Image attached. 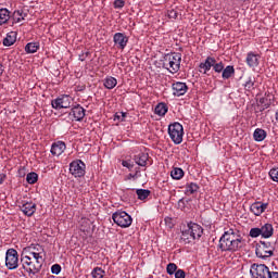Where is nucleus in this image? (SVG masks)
Segmentation results:
<instances>
[{"label":"nucleus","mask_w":278,"mask_h":278,"mask_svg":"<svg viewBox=\"0 0 278 278\" xmlns=\"http://www.w3.org/2000/svg\"><path fill=\"white\" fill-rule=\"evenodd\" d=\"M236 75V68L232 65L224 67L222 72L223 79H231Z\"/></svg>","instance_id":"a878e982"},{"label":"nucleus","mask_w":278,"mask_h":278,"mask_svg":"<svg viewBox=\"0 0 278 278\" xmlns=\"http://www.w3.org/2000/svg\"><path fill=\"white\" fill-rule=\"evenodd\" d=\"M23 255H28L30 257H34V260H43L45 262V248L40 244H31L27 248H24Z\"/></svg>","instance_id":"0eeeda50"},{"label":"nucleus","mask_w":278,"mask_h":278,"mask_svg":"<svg viewBox=\"0 0 278 278\" xmlns=\"http://www.w3.org/2000/svg\"><path fill=\"white\" fill-rule=\"evenodd\" d=\"M71 103H73V98L68 94H63L52 100L51 105L53 110H63L71 108Z\"/></svg>","instance_id":"9b49d317"},{"label":"nucleus","mask_w":278,"mask_h":278,"mask_svg":"<svg viewBox=\"0 0 278 278\" xmlns=\"http://www.w3.org/2000/svg\"><path fill=\"white\" fill-rule=\"evenodd\" d=\"M267 136L268 135L266 134V130L262 128H256L253 132V139L255 140V142H264Z\"/></svg>","instance_id":"b1692460"},{"label":"nucleus","mask_w":278,"mask_h":278,"mask_svg":"<svg viewBox=\"0 0 278 278\" xmlns=\"http://www.w3.org/2000/svg\"><path fill=\"white\" fill-rule=\"evenodd\" d=\"M5 174H0V185L3 184V181H5Z\"/></svg>","instance_id":"864d4df0"},{"label":"nucleus","mask_w":278,"mask_h":278,"mask_svg":"<svg viewBox=\"0 0 278 278\" xmlns=\"http://www.w3.org/2000/svg\"><path fill=\"white\" fill-rule=\"evenodd\" d=\"M136 194L140 201H144L151 197V190L148 189H137Z\"/></svg>","instance_id":"72a5a7b5"},{"label":"nucleus","mask_w":278,"mask_h":278,"mask_svg":"<svg viewBox=\"0 0 278 278\" xmlns=\"http://www.w3.org/2000/svg\"><path fill=\"white\" fill-rule=\"evenodd\" d=\"M88 55H90V52H83L81 54H79L80 62H85Z\"/></svg>","instance_id":"3c124183"},{"label":"nucleus","mask_w":278,"mask_h":278,"mask_svg":"<svg viewBox=\"0 0 278 278\" xmlns=\"http://www.w3.org/2000/svg\"><path fill=\"white\" fill-rule=\"evenodd\" d=\"M250 275L252 278H268L270 275V268L265 264L254 263L250 267Z\"/></svg>","instance_id":"6e6552de"},{"label":"nucleus","mask_w":278,"mask_h":278,"mask_svg":"<svg viewBox=\"0 0 278 278\" xmlns=\"http://www.w3.org/2000/svg\"><path fill=\"white\" fill-rule=\"evenodd\" d=\"M177 270H178L177 264L175 263L167 264V267H166L167 275H175Z\"/></svg>","instance_id":"58836bf2"},{"label":"nucleus","mask_w":278,"mask_h":278,"mask_svg":"<svg viewBox=\"0 0 278 278\" xmlns=\"http://www.w3.org/2000/svg\"><path fill=\"white\" fill-rule=\"evenodd\" d=\"M262 56L254 52H249L245 58V62L250 68H257L260 66V60Z\"/></svg>","instance_id":"a211bd4d"},{"label":"nucleus","mask_w":278,"mask_h":278,"mask_svg":"<svg viewBox=\"0 0 278 278\" xmlns=\"http://www.w3.org/2000/svg\"><path fill=\"white\" fill-rule=\"evenodd\" d=\"M26 16L27 13H25L23 10H16L12 14L13 23H21L22 21H25Z\"/></svg>","instance_id":"c85d7f7f"},{"label":"nucleus","mask_w":278,"mask_h":278,"mask_svg":"<svg viewBox=\"0 0 278 278\" xmlns=\"http://www.w3.org/2000/svg\"><path fill=\"white\" fill-rule=\"evenodd\" d=\"M260 103L263 105L264 110H268V108H270V102H268V99L266 98H262Z\"/></svg>","instance_id":"09e8293b"},{"label":"nucleus","mask_w":278,"mask_h":278,"mask_svg":"<svg viewBox=\"0 0 278 278\" xmlns=\"http://www.w3.org/2000/svg\"><path fill=\"white\" fill-rule=\"evenodd\" d=\"M117 84H118V80H116V78L112 76H108L103 80V86L104 88H106V90H114Z\"/></svg>","instance_id":"393cba45"},{"label":"nucleus","mask_w":278,"mask_h":278,"mask_svg":"<svg viewBox=\"0 0 278 278\" xmlns=\"http://www.w3.org/2000/svg\"><path fill=\"white\" fill-rule=\"evenodd\" d=\"M242 235L240 230L236 228H229L225 230L224 235L219 239L218 250L222 252L236 253L242 249Z\"/></svg>","instance_id":"f257e3e1"},{"label":"nucleus","mask_w":278,"mask_h":278,"mask_svg":"<svg viewBox=\"0 0 278 278\" xmlns=\"http://www.w3.org/2000/svg\"><path fill=\"white\" fill-rule=\"evenodd\" d=\"M181 240H184L186 244H190V242L194 240V238L192 237V233L190 232V228L188 226H187V229L182 230L181 232Z\"/></svg>","instance_id":"c756f323"},{"label":"nucleus","mask_w":278,"mask_h":278,"mask_svg":"<svg viewBox=\"0 0 278 278\" xmlns=\"http://www.w3.org/2000/svg\"><path fill=\"white\" fill-rule=\"evenodd\" d=\"M262 238L268 239L273 238V233H275V228H273V224H265L261 227Z\"/></svg>","instance_id":"4be33fe9"},{"label":"nucleus","mask_w":278,"mask_h":278,"mask_svg":"<svg viewBox=\"0 0 278 278\" xmlns=\"http://www.w3.org/2000/svg\"><path fill=\"white\" fill-rule=\"evenodd\" d=\"M268 278H278V271H269Z\"/></svg>","instance_id":"603ef678"},{"label":"nucleus","mask_w":278,"mask_h":278,"mask_svg":"<svg viewBox=\"0 0 278 278\" xmlns=\"http://www.w3.org/2000/svg\"><path fill=\"white\" fill-rule=\"evenodd\" d=\"M42 264H45V260L42 258H34V256L27 254L21 255L22 268L28 273V275H38V273L42 270Z\"/></svg>","instance_id":"f03ea898"},{"label":"nucleus","mask_w":278,"mask_h":278,"mask_svg":"<svg viewBox=\"0 0 278 278\" xmlns=\"http://www.w3.org/2000/svg\"><path fill=\"white\" fill-rule=\"evenodd\" d=\"M269 177L273 181H276L278 184V167L277 168H271L269 170Z\"/></svg>","instance_id":"79ce46f5"},{"label":"nucleus","mask_w":278,"mask_h":278,"mask_svg":"<svg viewBox=\"0 0 278 278\" xmlns=\"http://www.w3.org/2000/svg\"><path fill=\"white\" fill-rule=\"evenodd\" d=\"M113 42L116 49H119L121 51H123L125 50V47H127L129 42V37L125 35V33H115L113 36Z\"/></svg>","instance_id":"f8f14e48"},{"label":"nucleus","mask_w":278,"mask_h":278,"mask_svg":"<svg viewBox=\"0 0 278 278\" xmlns=\"http://www.w3.org/2000/svg\"><path fill=\"white\" fill-rule=\"evenodd\" d=\"M122 166H124V168H128V170H132L134 169V162H131V160L122 161Z\"/></svg>","instance_id":"c03bdc74"},{"label":"nucleus","mask_w":278,"mask_h":278,"mask_svg":"<svg viewBox=\"0 0 278 278\" xmlns=\"http://www.w3.org/2000/svg\"><path fill=\"white\" fill-rule=\"evenodd\" d=\"M243 86L245 90H248V92H251V90H255V77H248Z\"/></svg>","instance_id":"f704fd0d"},{"label":"nucleus","mask_w":278,"mask_h":278,"mask_svg":"<svg viewBox=\"0 0 278 278\" xmlns=\"http://www.w3.org/2000/svg\"><path fill=\"white\" fill-rule=\"evenodd\" d=\"M26 181L27 184L34 185L38 181V174H36L35 172L28 173L26 175Z\"/></svg>","instance_id":"e433bc0d"},{"label":"nucleus","mask_w":278,"mask_h":278,"mask_svg":"<svg viewBox=\"0 0 278 278\" xmlns=\"http://www.w3.org/2000/svg\"><path fill=\"white\" fill-rule=\"evenodd\" d=\"M140 177V167L135 168V173L128 175V179H138Z\"/></svg>","instance_id":"a18cd8bd"},{"label":"nucleus","mask_w":278,"mask_h":278,"mask_svg":"<svg viewBox=\"0 0 278 278\" xmlns=\"http://www.w3.org/2000/svg\"><path fill=\"white\" fill-rule=\"evenodd\" d=\"M91 277H93V278H104L105 277V270H103L101 267H94L91 271Z\"/></svg>","instance_id":"c9c22d12"},{"label":"nucleus","mask_w":278,"mask_h":278,"mask_svg":"<svg viewBox=\"0 0 278 278\" xmlns=\"http://www.w3.org/2000/svg\"><path fill=\"white\" fill-rule=\"evenodd\" d=\"M249 236L250 238H260L262 236V228H251Z\"/></svg>","instance_id":"ea45409f"},{"label":"nucleus","mask_w":278,"mask_h":278,"mask_svg":"<svg viewBox=\"0 0 278 278\" xmlns=\"http://www.w3.org/2000/svg\"><path fill=\"white\" fill-rule=\"evenodd\" d=\"M163 68H166V71L173 75H175V73H179V70L181 68V53L172 52L164 54Z\"/></svg>","instance_id":"7ed1b4c3"},{"label":"nucleus","mask_w":278,"mask_h":278,"mask_svg":"<svg viewBox=\"0 0 278 278\" xmlns=\"http://www.w3.org/2000/svg\"><path fill=\"white\" fill-rule=\"evenodd\" d=\"M214 60L215 59L213 56H207L204 63H200V73H203V75H207L208 71H212V68L214 67Z\"/></svg>","instance_id":"aec40b11"},{"label":"nucleus","mask_w":278,"mask_h":278,"mask_svg":"<svg viewBox=\"0 0 278 278\" xmlns=\"http://www.w3.org/2000/svg\"><path fill=\"white\" fill-rule=\"evenodd\" d=\"M266 210H268V203L256 201L250 205V212H252L254 216H262Z\"/></svg>","instance_id":"4468645a"},{"label":"nucleus","mask_w":278,"mask_h":278,"mask_svg":"<svg viewBox=\"0 0 278 278\" xmlns=\"http://www.w3.org/2000/svg\"><path fill=\"white\" fill-rule=\"evenodd\" d=\"M64 151H66V143L64 141H56L52 143L50 152L56 157H60Z\"/></svg>","instance_id":"6ab92c4d"},{"label":"nucleus","mask_w":278,"mask_h":278,"mask_svg":"<svg viewBox=\"0 0 278 278\" xmlns=\"http://www.w3.org/2000/svg\"><path fill=\"white\" fill-rule=\"evenodd\" d=\"M174 275L175 278H186V271L184 269H178Z\"/></svg>","instance_id":"8fccbe9b"},{"label":"nucleus","mask_w":278,"mask_h":278,"mask_svg":"<svg viewBox=\"0 0 278 278\" xmlns=\"http://www.w3.org/2000/svg\"><path fill=\"white\" fill-rule=\"evenodd\" d=\"M168 135L174 144H181L184 142V126L179 122L169 124Z\"/></svg>","instance_id":"20e7f679"},{"label":"nucleus","mask_w":278,"mask_h":278,"mask_svg":"<svg viewBox=\"0 0 278 278\" xmlns=\"http://www.w3.org/2000/svg\"><path fill=\"white\" fill-rule=\"evenodd\" d=\"M125 118H127V113L125 112H118V113H115L114 115V121H118L119 123H123Z\"/></svg>","instance_id":"a19ab883"},{"label":"nucleus","mask_w":278,"mask_h":278,"mask_svg":"<svg viewBox=\"0 0 278 278\" xmlns=\"http://www.w3.org/2000/svg\"><path fill=\"white\" fill-rule=\"evenodd\" d=\"M189 231L193 238V240H199L201 236H203V227L197 223H189L188 226Z\"/></svg>","instance_id":"f3484780"},{"label":"nucleus","mask_w":278,"mask_h":278,"mask_svg":"<svg viewBox=\"0 0 278 278\" xmlns=\"http://www.w3.org/2000/svg\"><path fill=\"white\" fill-rule=\"evenodd\" d=\"M224 70H225V63L223 62L216 63V59H214L213 71H215L216 73H223Z\"/></svg>","instance_id":"4c0bfd02"},{"label":"nucleus","mask_w":278,"mask_h":278,"mask_svg":"<svg viewBox=\"0 0 278 278\" xmlns=\"http://www.w3.org/2000/svg\"><path fill=\"white\" fill-rule=\"evenodd\" d=\"M70 173L75 178H81L86 175V163L81 160L73 161L70 164Z\"/></svg>","instance_id":"9d476101"},{"label":"nucleus","mask_w":278,"mask_h":278,"mask_svg":"<svg viewBox=\"0 0 278 278\" xmlns=\"http://www.w3.org/2000/svg\"><path fill=\"white\" fill-rule=\"evenodd\" d=\"M186 194H195L199 192V185L195 182H189L185 186Z\"/></svg>","instance_id":"473e14b6"},{"label":"nucleus","mask_w":278,"mask_h":278,"mask_svg":"<svg viewBox=\"0 0 278 278\" xmlns=\"http://www.w3.org/2000/svg\"><path fill=\"white\" fill-rule=\"evenodd\" d=\"M5 266L9 270H16L18 268V251L9 249L5 254Z\"/></svg>","instance_id":"1a4fd4ad"},{"label":"nucleus","mask_w":278,"mask_h":278,"mask_svg":"<svg viewBox=\"0 0 278 278\" xmlns=\"http://www.w3.org/2000/svg\"><path fill=\"white\" fill-rule=\"evenodd\" d=\"M113 223L122 229H127V227H131V223H134V218L125 211H117L112 215Z\"/></svg>","instance_id":"39448f33"},{"label":"nucleus","mask_w":278,"mask_h":278,"mask_svg":"<svg viewBox=\"0 0 278 278\" xmlns=\"http://www.w3.org/2000/svg\"><path fill=\"white\" fill-rule=\"evenodd\" d=\"M241 1H247V0H241Z\"/></svg>","instance_id":"6e6d98bb"},{"label":"nucleus","mask_w":278,"mask_h":278,"mask_svg":"<svg viewBox=\"0 0 278 278\" xmlns=\"http://www.w3.org/2000/svg\"><path fill=\"white\" fill-rule=\"evenodd\" d=\"M20 208L25 216H34V214H36V203L31 201L22 202V205H20Z\"/></svg>","instance_id":"dca6fc26"},{"label":"nucleus","mask_w":278,"mask_h":278,"mask_svg":"<svg viewBox=\"0 0 278 278\" xmlns=\"http://www.w3.org/2000/svg\"><path fill=\"white\" fill-rule=\"evenodd\" d=\"M10 18H12L10 10H8L7 8L0 9V26L8 25Z\"/></svg>","instance_id":"5701e85b"},{"label":"nucleus","mask_w":278,"mask_h":278,"mask_svg":"<svg viewBox=\"0 0 278 278\" xmlns=\"http://www.w3.org/2000/svg\"><path fill=\"white\" fill-rule=\"evenodd\" d=\"M154 112L157 114V116H166L168 112V105H166L164 102H161L155 106Z\"/></svg>","instance_id":"cd10ccee"},{"label":"nucleus","mask_w":278,"mask_h":278,"mask_svg":"<svg viewBox=\"0 0 278 278\" xmlns=\"http://www.w3.org/2000/svg\"><path fill=\"white\" fill-rule=\"evenodd\" d=\"M3 65L2 64H0V77H1V75H3Z\"/></svg>","instance_id":"5fc2aeb1"},{"label":"nucleus","mask_w":278,"mask_h":278,"mask_svg":"<svg viewBox=\"0 0 278 278\" xmlns=\"http://www.w3.org/2000/svg\"><path fill=\"white\" fill-rule=\"evenodd\" d=\"M132 160L138 166H147V162H149V153L141 152L135 155Z\"/></svg>","instance_id":"412c9836"},{"label":"nucleus","mask_w":278,"mask_h":278,"mask_svg":"<svg viewBox=\"0 0 278 278\" xmlns=\"http://www.w3.org/2000/svg\"><path fill=\"white\" fill-rule=\"evenodd\" d=\"M255 253L261 260H266L275 255V247H273L270 242L260 241V243L256 244Z\"/></svg>","instance_id":"423d86ee"},{"label":"nucleus","mask_w":278,"mask_h":278,"mask_svg":"<svg viewBox=\"0 0 278 278\" xmlns=\"http://www.w3.org/2000/svg\"><path fill=\"white\" fill-rule=\"evenodd\" d=\"M51 273L52 275H60V273H62V266H60V264L52 265Z\"/></svg>","instance_id":"37998d69"},{"label":"nucleus","mask_w":278,"mask_h":278,"mask_svg":"<svg viewBox=\"0 0 278 278\" xmlns=\"http://www.w3.org/2000/svg\"><path fill=\"white\" fill-rule=\"evenodd\" d=\"M16 42V33L11 31L7 35V37L3 39L2 45L4 47H12Z\"/></svg>","instance_id":"bb28decb"},{"label":"nucleus","mask_w":278,"mask_h":278,"mask_svg":"<svg viewBox=\"0 0 278 278\" xmlns=\"http://www.w3.org/2000/svg\"><path fill=\"white\" fill-rule=\"evenodd\" d=\"M114 8L116 10H122V8H125V0H115Z\"/></svg>","instance_id":"49530a36"},{"label":"nucleus","mask_w":278,"mask_h":278,"mask_svg":"<svg viewBox=\"0 0 278 278\" xmlns=\"http://www.w3.org/2000/svg\"><path fill=\"white\" fill-rule=\"evenodd\" d=\"M85 116H86V109H84V106H81L80 104L73 106L70 112V118L72 121L81 122L84 121Z\"/></svg>","instance_id":"ddd939ff"},{"label":"nucleus","mask_w":278,"mask_h":278,"mask_svg":"<svg viewBox=\"0 0 278 278\" xmlns=\"http://www.w3.org/2000/svg\"><path fill=\"white\" fill-rule=\"evenodd\" d=\"M167 16L168 18H177V16H179V13L175 10V9H172L169 11H167Z\"/></svg>","instance_id":"de8ad7c7"},{"label":"nucleus","mask_w":278,"mask_h":278,"mask_svg":"<svg viewBox=\"0 0 278 278\" xmlns=\"http://www.w3.org/2000/svg\"><path fill=\"white\" fill-rule=\"evenodd\" d=\"M184 175V169H181L180 167H174L170 172V177L174 178L176 181H179V179H181Z\"/></svg>","instance_id":"2f4dec72"},{"label":"nucleus","mask_w":278,"mask_h":278,"mask_svg":"<svg viewBox=\"0 0 278 278\" xmlns=\"http://www.w3.org/2000/svg\"><path fill=\"white\" fill-rule=\"evenodd\" d=\"M40 49V42H28L25 46L26 53H36Z\"/></svg>","instance_id":"7c9ffc66"},{"label":"nucleus","mask_w":278,"mask_h":278,"mask_svg":"<svg viewBox=\"0 0 278 278\" xmlns=\"http://www.w3.org/2000/svg\"><path fill=\"white\" fill-rule=\"evenodd\" d=\"M174 97H184L188 92V85L186 83L176 81L172 85Z\"/></svg>","instance_id":"2eb2a0df"}]
</instances>
